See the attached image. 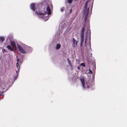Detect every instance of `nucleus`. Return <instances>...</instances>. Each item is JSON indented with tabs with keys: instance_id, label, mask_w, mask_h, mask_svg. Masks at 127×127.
Returning a JSON list of instances; mask_svg holds the SVG:
<instances>
[{
	"instance_id": "obj_3",
	"label": "nucleus",
	"mask_w": 127,
	"mask_h": 127,
	"mask_svg": "<svg viewBox=\"0 0 127 127\" xmlns=\"http://www.w3.org/2000/svg\"><path fill=\"white\" fill-rule=\"evenodd\" d=\"M84 28L83 27L82 30L81 34V42L80 45L81 46L82 45L84 40Z\"/></svg>"
},
{
	"instance_id": "obj_19",
	"label": "nucleus",
	"mask_w": 127,
	"mask_h": 127,
	"mask_svg": "<svg viewBox=\"0 0 127 127\" xmlns=\"http://www.w3.org/2000/svg\"><path fill=\"white\" fill-rule=\"evenodd\" d=\"M89 73H91V74H92V71H91V70H90V69H89Z\"/></svg>"
},
{
	"instance_id": "obj_4",
	"label": "nucleus",
	"mask_w": 127,
	"mask_h": 127,
	"mask_svg": "<svg viewBox=\"0 0 127 127\" xmlns=\"http://www.w3.org/2000/svg\"><path fill=\"white\" fill-rule=\"evenodd\" d=\"M17 46L19 52L22 54H26V51L23 49L22 47L18 44H17Z\"/></svg>"
},
{
	"instance_id": "obj_8",
	"label": "nucleus",
	"mask_w": 127,
	"mask_h": 127,
	"mask_svg": "<svg viewBox=\"0 0 127 127\" xmlns=\"http://www.w3.org/2000/svg\"><path fill=\"white\" fill-rule=\"evenodd\" d=\"M31 9L33 11H34L35 9V4L34 3L31 4L30 5Z\"/></svg>"
},
{
	"instance_id": "obj_18",
	"label": "nucleus",
	"mask_w": 127,
	"mask_h": 127,
	"mask_svg": "<svg viewBox=\"0 0 127 127\" xmlns=\"http://www.w3.org/2000/svg\"><path fill=\"white\" fill-rule=\"evenodd\" d=\"M2 51L3 52H6V50H5V49H2Z\"/></svg>"
},
{
	"instance_id": "obj_24",
	"label": "nucleus",
	"mask_w": 127,
	"mask_h": 127,
	"mask_svg": "<svg viewBox=\"0 0 127 127\" xmlns=\"http://www.w3.org/2000/svg\"><path fill=\"white\" fill-rule=\"evenodd\" d=\"M16 75L15 76H14V78H15V79H16Z\"/></svg>"
},
{
	"instance_id": "obj_25",
	"label": "nucleus",
	"mask_w": 127,
	"mask_h": 127,
	"mask_svg": "<svg viewBox=\"0 0 127 127\" xmlns=\"http://www.w3.org/2000/svg\"><path fill=\"white\" fill-rule=\"evenodd\" d=\"M2 95V94H0V95Z\"/></svg>"
},
{
	"instance_id": "obj_10",
	"label": "nucleus",
	"mask_w": 127,
	"mask_h": 127,
	"mask_svg": "<svg viewBox=\"0 0 127 127\" xmlns=\"http://www.w3.org/2000/svg\"><path fill=\"white\" fill-rule=\"evenodd\" d=\"M87 3H88V1H87L86 2L85 6H84V11L85 10H87Z\"/></svg>"
},
{
	"instance_id": "obj_12",
	"label": "nucleus",
	"mask_w": 127,
	"mask_h": 127,
	"mask_svg": "<svg viewBox=\"0 0 127 127\" xmlns=\"http://www.w3.org/2000/svg\"><path fill=\"white\" fill-rule=\"evenodd\" d=\"M61 47V45L60 44H57L56 46V49H59Z\"/></svg>"
},
{
	"instance_id": "obj_11",
	"label": "nucleus",
	"mask_w": 127,
	"mask_h": 127,
	"mask_svg": "<svg viewBox=\"0 0 127 127\" xmlns=\"http://www.w3.org/2000/svg\"><path fill=\"white\" fill-rule=\"evenodd\" d=\"M4 39V37L3 36L0 37V41H1V43L3 42Z\"/></svg>"
},
{
	"instance_id": "obj_20",
	"label": "nucleus",
	"mask_w": 127,
	"mask_h": 127,
	"mask_svg": "<svg viewBox=\"0 0 127 127\" xmlns=\"http://www.w3.org/2000/svg\"><path fill=\"white\" fill-rule=\"evenodd\" d=\"M89 46L90 47H91V43H90V45Z\"/></svg>"
},
{
	"instance_id": "obj_1",
	"label": "nucleus",
	"mask_w": 127,
	"mask_h": 127,
	"mask_svg": "<svg viewBox=\"0 0 127 127\" xmlns=\"http://www.w3.org/2000/svg\"><path fill=\"white\" fill-rule=\"evenodd\" d=\"M47 11H45L44 12H37V11L35 12V13L38 15L39 16H41V17L42 18H43L44 16L47 14L49 15H50L51 14V10L50 9V7L49 6H48L46 9Z\"/></svg>"
},
{
	"instance_id": "obj_16",
	"label": "nucleus",
	"mask_w": 127,
	"mask_h": 127,
	"mask_svg": "<svg viewBox=\"0 0 127 127\" xmlns=\"http://www.w3.org/2000/svg\"><path fill=\"white\" fill-rule=\"evenodd\" d=\"M73 0H67L68 2L69 3H71L72 2Z\"/></svg>"
},
{
	"instance_id": "obj_17",
	"label": "nucleus",
	"mask_w": 127,
	"mask_h": 127,
	"mask_svg": "<svg viewBox=\"0 0 127 127\" xmlns=\"http://www.w3.org/2000/svg\"><path fill=\"white\" fill-rule=\"evenodd\" d=\"M64 7L62 8L61 9V11L62 12H63V11L64 10Z\"/></svg>"
},
{
	"instance_id": "obj_7",
	"label": "nucleus",
	"mask_w": 127,
	"mask_h": 127,
	"mask_svg": "<svg viewBox=\"0 0 127 127\" xmlns=\"http://www.w3.org/2000/svg\"><path fill=\"white\" fill-rule=\"evenodd\" d=\"M72 47L73 48L76 47L77 45L78 42L73 38L72 39Z\"/></svg>"
},
{
	"instance_id": "obj_6",
	"label": "nucleus",
	"mask_w": 127,
	"mask_h": 127,
	"mask_svg": "<svg viewBox=\"0 0 127 127\" xmlns=\"http://www.w3.org/2000/svg\"><path fill=\"white\" fill-rule=\"evenodd\" d=\"M16 60H17V63H16V67L17 68V71H16V73L17 74H16V77H17L18 75L17 74L19 73V68L20 67V66L19 65V59H18L17 57H16Z\"/></svg>"
},
{
	"instance_id": "obj_14",
	"label": "nucleus",
	"mask_w": 127,
	"mask_h": 127,
	"mask_svg": "<svg viewBox=\"0 0 127 127\" xmlns=\"http://www.w3.org/2000/svg\"><path fill=\"white\" fill-rule=\"evenodd\" d=\"M87 40V36L86 37V38L85 39V46L86 47V41Z\"/></svg>"
},
{
	"instance_id": "obj_21",
	"label": "nucleus",
	"mask_w": 127,
	"mask_h": 127,
	"mask_svg": "<svg viewBox=\"0 0 127 127\" xmlns=\"http://www.w3.org/2000/svg\"><path fill=\"white\" fill-rule=\"evenodd\" d=\"M77 68L78 69H80V66H78L77 67Z\"/></svg>"
},
{
	"instance_id": "obj_9",
	"label": "nucleus",
	"mask_w": 127,
	"mask_h": 127,
	"mask_svg": "<svg viewBox=\"0 0 127 127\" xmlns=\"http://www.w3.org/2000/svg\"><path fill=\"white\" fill-rule=\"evenodd\" d=\"M80 80L82 83L83 87L85 88V83L84 79L83 78H81L80 79Z\"/></svg>"
},
{
	"instance_id": "obj_5",
	"label": "nucleus",
	"mask_w": 127,
	"mask_h": 127,
	"mask_svg": "<svg viewBox=\"0 0 127 127\" xmlns=\"http://www.w3.org/2000/svg\"><path fill=\"white\" fill-rule=\"evenodd\" d=\"M89 11V8H87V10H85L83 11V14L84 15H85V20L86 22L87 20Z\"/></svg>"
},
{
	"instance_id": "obj_13",
	"label": "nucleus",
	"mask_w": 127,
	"mask_h": 127,
	"mask_svg": "<svg viewBox=\"0 0 127 127\" xmlns=\"http://www.w3.org/2000/svg\"><path fill=\"white\" fill-rule=\"evenodd\" d=\"M80 65L83 66V67H85V65L84 63H82Z\"/></svg>"
},
{
	"instance_id": "obj_23",
	"label": "nucleus",
	"mask_w": 127,
	"mask_h": 127,
	"mask_svg": "<svg viewBox=\"0 0 127 127\" xmlns=\"http://www.w3.org/2000/svg\"><path fill=\"white\" fill-rule=\"evenodd\" d=\"M69 65L70 66L71 68H72V65L71 64Z\"/></svg>"
},
{
	"instance_id": "obj_15",
	"label": "nucleus",
	"mask_w": 127,
	"mask_h": 127,
	"mask_svg": "<svg viewBox=\"0 0 127 127\" xmlns=\"http://www.w3.org/2000/svg\"><path fill=\"white\" fill-rule=\"evenodd\" d=\"M67 61H68V63L69 65L71 64V61L68 59H67Z\"/></svg>"
},
{
	"instance_id": "obj_22",
	"label": "nucleus",
	"mask_w": 127,
	"mask_h": 127,
	"mask_svg": "<svg viewBox=\"0 0 127 127\" xmlns=\"http://www.w3.org/2000/svg\"><path fill=\"white\" fill-rule=\"evenodd\" d=\"M72 9H71L70 10V13H71V12H72Z\"/></svg>"
},
{
	"instance_id": "obj_2",
	"label": "nucleus",
	"mask_w": 127,
	"mask_h": 127,
	"mask_svg": "<svg viewBox=\"0 0 127 127\" xmlns=\"http://www.w3.org/2000/svg\"><path fill=\"white\" fill-rule=\"evenodd\" d=\"M10 45H8L7 46L8 49L11 51H13L14 49L16 48V44L13 41H10Z\"/></svg>"
}]
</instances>
